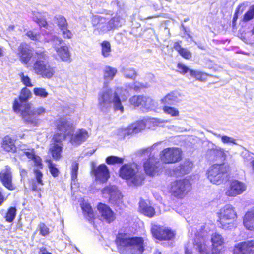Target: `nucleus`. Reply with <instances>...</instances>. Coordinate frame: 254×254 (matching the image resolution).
<instances>
[{
    "mask_svg": "<svg viewBox=\"0 0 254 254\" xmlns=\"http://www.w3.org/2000/svg\"><path fill=\"white\" fill-rule=\"evenodd\" d=\"M55 132L51 138V144L49 151L53 159L59 160L62 157L63 144L69 134L72 125L66 118L60 117L54 121Z\"/></svg>",
    "mask_w": 254,
    "mask_h": 254,
    "instance_id": "nucleus-1",
    "label": "nucleus"
},
{
    "mask_svg": "<svg viewBox=\"0 0 254 254\" xmlns=\"http://www.w3.org/2000/svg\"><path fill=\"white\" fill-rule=\"evenodd\" d=\"M145 239L142 237H130L125 232H119L114 240L118 252L120 254H142L146 246Z\"/></svg>",
    "mask_w": 254,
    "mask_h": 254,
    "instance_id": "nucleus-2",
    "label": "nucleus"
},
{
    "mask_svg": "<svg viewBox=\"0 0 254 254\" xmlns=\"http://www.w3.org/2000/svg\"><path fill=\"white\" fill-rule=\"evenodd\" d=\"M48 56L45 51H36L34 53L35 60L33 69L35 73L44 78L50 79L55 73V68L52 67L46 61Z\"/></svg>",
    "mask_w": 254,
    "mask_h": 254,
    "instance_id": "nucleus-3",
    "label": "nucleus"
},
{
    "mask_svg": "<svg viewBox=\"0 0 254 254\" xmlns=\"http://www.w3.org/2000/svg\"><path fill=\"white\" fill-rule=\"evenodd\" d=\"M119 176L135 186L141 185L145 180L144 174L139 172L137 165L135 163L123 165L119 170Z\"/></svg>",
    "mask_w": 254,
    "mask_h": 254,
    "instance_id": "nucleus-4",
    "label": "nucleus"
},
{
    "mask_svg": "<svg viewBox=\"0 0 254 254\" xmlns=\"http://www.w3.org/2000/svg\"><path fill=\"white\" fill-rule=\"evenodd\" d=\"M31 106L29 103L22 104L17 99H15L12 105V109L15 113L20 112L22 118L26 123L36 124V118L44 113L45 109L42 107L30 110Z\"/></svg>",
    "mask_w": 254,
    "mask_h": 254,
    "instance_id": "nucleus-5",
    "label": "nucleus"
},
{
    "mask_svg": "<svg viewBox=\"0 0 254 254\" xmlns=\"http://www.w3.org/2000/svg\"><path fill=\"white\" fill-rule=\"evenodd\" d=\"M217 223L223 229H232L235 227L237 215L235 209L231 206H225L217 213Z\"/></svg>",
    "mask_w": 254,
    "mask_h": 254,
    "instance_id": "nucleus-6",
    "label": "nucleus"
},
{
    "mask_svg": "<svg viewBox=\"0 0 254 254\" xmlns=\"http://www.w3.org/2000/svg\"><path fill=\"white\" fill-rule=\"evenodd\" d=\"M230 167L224 163L215 164L211 165L207 171V177L212 183L220 185L228 176Z\"/></svg>",
    "mask_w": 254,
    "mask_h": 254,
    "instance_id": "nucleus-7",
    "label": "nucleus"
},
{
    "mask_svg": "<svg viewBox=\"0 0 254 254\" xmlns=\"http://www.w3.org/2000/svg\"><path fill=\"white\" fill-rule=\"evenodd\" d=\"M191 184L186 178L177 179L171 183L169 191L171 196L183 199L191 190Z\"/></svg>",
    "mask_w": 254,
    "mask_h": 254,
    "instance_id": "nucleus-8",
    "label": "nucleus"
},
{
    "mask_svg": "<svg viewBox=\"0 0 254 254\" xmlns=\"http://www.w3.org/2000/svg\"><path fill=\"white\" fill-rule=\"evenodd\" d=\"M150 232L152 237L160 242L173 241L176 235L175 230L159 225H153Z\"/></svg>",
    "mask_w": 254,
    "mask_h": 254,
    "instance_id": "nucleus-9",
    "label": "nucleus"
},
{
    "mask_svg": "<svg viewBox=\"0 0 254 254\" xmlns=\"http://www.w3.org/2000/svg\"><path fill=\"white\" fill-rule=\"evenodd\" d=\"M98 100L99 104L101 107H104L106 105L113 102L115 111L120 110L122 113L124 112V107L120 97L116 92L113 95L112 90L111 89L101 93L99 95Z\"/></svg>",
    "mask_w": 254,
    "mask_h": 254,
    "instance_id": "nucleus-10",
    "label": "nucleus"
},
{
    "mask_svg": "<svg viewBox=\"0 0 254 254\" xmlns=\"http://www.w3.org/2000/svg\"><path fill=\"white\" fill-rule=\"evenodd\" d=\"M183 152L178 147H168L164 149L160 154L161 160L165 164H174L182 159Z\"/></svg>",
    "mask_w": 254,
    "mask_h": 254,
    "instance_id": "nucleus-11",
    "label": "nucleus"
},
{
    "mask_svg": "<svg viewBox=\"0 0 254 254\" xmlns=\"http://www.w3.org/2000/svg\"><path fill=\"white\" fill-rule=\"evenodd\" d=\"M90 174L94 177L96 181L102 184L106 183L110 177L109 169L105 164L92 165Z\"/></svg>",
    "mask_w": 254,
    "mask_h": 254,
    "instance_id": "nucleus-12",
    "label": "nucleus"
},
{
    "mask_svg": "<svg viewBox=\"0 0 254 254\" xmlns=\"http://www.w3.org/2000/svg\"><path fill=\"white\" fill-rule=\"evenodd\" d=\"M211 250L212 254H221L224 251L225 240L222 235L217 232L211 235Z\"/></svg>",
    "mask_w": 254,
    "mask_h": 254,
    "instance_id": "nucleus-13",
    "label": "nucleus"
},
{
    "mask_svg": "<svg viewBox=\"0 0 254 254\" xmlns=\"http://www.w3.org/2000/svg\"><path fill=\"white\" fill-rule=\"evenodd\" d=\"M245 190L246 186L244 183L233 180L229 182L225 194L228 197H235L242 194Z\"/></svg>",
    "mask_w": 254,
    "mask_h": 254,
    "instance_id": "nucleus-14",
    "label": "nucleus"
},
{
    "mask_svg": "<svg viewBox=\"0 0 254 254\" xmlns=\"http://www.w3.org/2000/svg\"><path fill=\"white\" fill-rule=\"evenodd\" d=\"M12 173L10 167L7 165L0 172V181L6 189L10 190H14L16 186L12 183Z\"/></svg>",
    "mask_w": 254,
    "mask_h": 254,
    "instance_id": "nucleus-15",
    "label": "nucleus"
},
{
    "mask_svg": "<svg viewBox=\"0 0 254 254\" xmlns=\"http://www.w3.org/2000/svg\"><path fill=\"white\" fill-rule=\"evenodd\" d=\"M97 208L99 212L101 217L107 223H111L115 220V213L107 204L100 202L97 204Z\"/></svg>",
    "mask_w": 254,
    "mask_h": 254,
    "instance_id": "nucleus-16",
    "label": "nucleus"
},
{
    "mask_svg": "<svg viewBox=\"0 0 254 254\" xmlns=\"http://www.w3.org/2000/svg\"><path fill=\"white\" fill-rule=\"evenodd\" d=\"M159 160L154 155H149L147 160L143 163V168L145 173L150 176H154L158 172Z\"/></svg>",
    "mask_w": 254,
    "mask_h": 254,
    "instance_id": "nucleus-17",
    "label": "nucleus"
},
{
    "mask_svg": "<svg viewBox=\"0 0 254 254\" xmlns=\"http://www.w3.org/2000/svg\"><path fill=\"white\" fill-rule=\"evenodd\" d=\"M254 248V240H248L240 242L235 245L233 250V254H250Z\"/></svg>",
    "mask_w": 254,
    "mask_h": 254,
    "instance_id": "nucleus-18",
    "label": "nucleus"
},
{
    "mask_svg": "<svg viewBox=\"0 0 254 254\" xmlns=\"http://www.w3.org/2000/svg\"><path fill=\"white\" fill-rule=\"evenodd\" d=\"M18 56L19 60L25 64H29L32 57V53L25 43H22L18 48Z\"/></svg>",
    "mask_w": 254,
    "mask_h": 254,
    "instance_id": "nucleus-19",
    "label": "nucleus"
},
{
    "mask_svg": "<svg viewBox=\"0 0 254 254\" xmlns=\"http://www.w3.org/2000/svg\"><path fill=\"white\" fill-rule=\"evenodd\" d=\"M34 174V180H32L30 184L31 190L33 191L40 192L42 190L40 186L44 185L43 181V174L41 171L39 169H35L33 170Z\"/></svg>",
    "mask_w": 254,
    "mask_h": 254,
    "instance_id": "nucleus-20",
    "label": "nucleus"
},
{
    "mask_svg": "<svg viewBox=\"0 0 254 254\" xmlns=\"http://www.w3.org/2000/svg\"><path fill=\"white\" fill-rule=\"evenodd\" d=\"M130 104L135 107L141 106L147 107L152 103V99L144 95H134L129 99Z\"/></svg>",
    "mask_w": 254,
    "mask_h": 254,
    "instance_id": "nucleus-21",
    "label": "nucleus"
},
{
    "mask_svg": "<svg viewBox=\"0 0 254 254\" xmlns=\"http://www.w3.org/2000/svg\"><path fill=\"white\" fill-rule=\"evenodd\" d=\"M206 240L203 236L196 235L194 239V245L198 250L199 254H212L211 248L206 244Z\"/></svg>",
    "mask_w": 254,
    "mask_h": 254,
    "instance_id": "nucleus-22",
    "label": "nucleus"
},
{
    "mask_svg": "<svg viewBox=\"0 0 254 254\" xmlns=\"http://www.w3.org/2000/svg\"><path fill=\"white\" fill-rule=\"evenodd\" d=\"M15 142V140L10 135H5L2 139L1 148L4 151L7 153H15L17 152Z\"/></svg>",
    "mask_w": 254,
    "mask_h": 254,
    "instance_id": "nucleus-23",
    "label": "nucleus"
},
{
    "mask_svg": "<svg viewBox=\"0 0 254 254\" xmlns=\"http://www.w3.org/2000/svg\"><path fill=\"white\" fill-rule=\"evenodd\" d=\"M84 217L92 225H95L96 216L89 203L83 202L80 204Z\"/></svg>",
    "mask_w": 254,
    "mask_h": 254,
    "instance_id": "nucleus-24",
    "label": "nucleus"
},
{
    "mask_svg": "<svg viewBox=\"0 0 254 254\" xmlns=\"http://www.w3.org/2000/svg\"><path fill=\"white\" fill-rule=\"evenodd\" d=\"M91 24L94 30L98 32L106 30L107 19L98 15H94L91 18Z\"/></svg>",
    "mask_w": 254,
    "mask_h": 254,
    "instance_id": "nucleus-25",
    "label": "nucleus"
},
{
    "mask_svg": "<svg viewBox=\"0 0 254 254\" xmlns=\"http://www.w3.org/2000/svg\"><path fill=\"white\" fill-rule=\"evenodd\" d=\"M139 210L141 213L149 218L154 217L156 214L155 209L152 206L148 205L144 200L140 201Z\"/></svg>",
    "mask_w": 254,
    "mask_h": 254,
    "instance_id": "nucleus-26",
    "label": "nucleus"
},
{
    "mask_svg": "<svg viewBox=\"0 0 254 254\" xmlns=\"http://www.w3.org/2000/svg\"><path fill=\"white\" fill-rule=\"evenodd\" d=\"M243 224L247 229H254V211H247L243 217Z\"/></svg>",
    "mask_w": 254,
    "mask_h": 254,
    "instance_id": "nucleus-27",
    "label": "nucleus"
},
{
    "mask_svg": "<svg viewBox=\"0 0 254 254\" xmlns=\"http://www.w3.org/2000/svg\"><path fill=\"white\" fill-rule=\"evenodd\" d=\"M145 127V124L143 121H137L129 125L126 129L128 134L137 133L144 129Z\"/></svg>",
    "mask_w": 254,
    "mask_h": 254,
    "instance_id": "nucleus-28",
    "label": "nucleus"
},
{
    "mask_svg": "<svg viewBox=\"0 0 254 254\" xmlns=\"http://www.w3.org/2000/svg\"><path fill=\"white\" fill-rule=\"evenodd\" d=\"M56 51L61 60L65 62H70V53L68 47L66 46H62L56 49Z\"/></svg>",
    "mask_w": 254,
    "mask_h": 254,
    "instance_id": "nucleus-29",
    "label": "nucleus"
},
{
    "mask_svg": "<svg viewBox=\"0 0 254 254\" xmlns=\"http://www.w3.org/2000/svg\"><path fill=\"white\" fill-rule=\"evenodd\" d=\"M102 193L104 198H108L109 202L116 198V191L112 187L106 186L102 190Z\"/></svg>",
    "mask_w": 254,
    "mask_h": 254,
    "instance_id": "nucleus-30",
    "label": "nucleus"
},
{
    "mask_svg": "<svg viewBox=\"0 0 254 254\" xmlns=\"http://www.w3.org/2000/svg\"><path fill=\"white\" fill-rule=\"evenodd\" d=\"M17 214V209L15 206L8 207L3 216L5 221L12 223L15 219Z\"/></svg>",
    "mask_w": 254,
    "mask_h": 254,
    "instance_id": "nucleus-31",
    "label": "nucleus"
},
{
    "mask_svg": "<svg viewBox=\"0 0 254 254\" xmlns=\"http://www.w3.org/2000/svg\"><path fill=\"white\" fill-rule=\"evenodd\" d=\"M54 21L60 30L68 28V24L66 18L63 15H56L54 18Z\"/></svg>",
    "mask_w": 254,
    "mask_h": 254,
    "instance_id": "nucleus-32",
    "label": "nucleus"
},
{
    "mask_svg": "<svg viewBox=\"0 0 254 254\" xmlns=\"http://www.w3.org/2000/svg\"><path fill=\"white\" fill-rule=\"evenodd\" d=\"M31 95V93L29 89H28L26 87H24L22 88L20 91V95L18 96V99H17L18 100H19L20 102L22 104L26 103V102L28 101V100L30 98Z\"/></svg>",
    "mask_w": 254,
    "mask_h": 254,
    "instance_id": "nucleus-33",
    "label": "nucleus"
},
{
    "mask_svg": "<svg viewBox=\"0 0 254 254\" xmlns=\"http://www.w3.org/2000/svg\"><path fill=\"white\" fill-rule=\"evenodd\" d=\"M211 76V75L206 73L202 71H196L193 69V71H191L190 77H194L196 80L199 81L200 82H205L207 80L208 77Z\"/></svg>",
    "mask_w": 254,
    "mask_h": 254,
    "instance_id": "nucleus-34",
    "label": "nucleus"
},
{
    "mask_svg": "<svg viewBox=\"0 0 254 254\" xmlns=\"http://www.w3.org/2000/svg\"><path fill=\"white\" fill-rule=\"evenodd\" d=\"M45 162L47 164L48 167L52 176L54 178L58 176L59 170L56 167V165L53 163L52 160L50 158H49L45 159Z\"/></svg>",
    "mask_w": 254,
    "mask_h": 254,
    "instance_id": "nucleus-35",
    "label": "nucleus"
},
{
    "mask_svg": "<svg viewBox=\"0 0 254 254\" xmlns=\"http://www.w3.org/2000/svg\"><path fill=\"white\" fill-rule=\"evenodd\" d=\"M192 167V162L190 160H186L184 162L180 164L179 166V170L181 172L184 174H187L191 170Z\"/></svg>",
    "mask_w": 254,
    "mask_h": 254,
    "instance_id": "nucleus-36",
    "label": "nucleus"
},
{
    "mask_svg": "<svg viewBox=\"0 0 254 254\" xmlns=\"http://www.w3.org/2000/svg\"><path fill=\"white\" fill-rule=\"evenodd\" d=\"M102 55L104 57H107L110 55L111 46L108 41L104 40L101 43Z\"/></svg>",
    "mask_w": 254,
    "mask_h": 254,
    "instance_id": "nucleus-37",
    "label": "nucleus"
},
{
    "mask_svg": "<svg viewBox=\"0 0 254 254\" xmlns=\"http://www.w3.org/2000/svg\"><path fill=\"white\" fill-rule=\"evenodd\" d=\"M88 137L87 131L83 129H80L75 135L74 140L76 142L81 143L85 141Z\"/></svg>",
    "mask_w": 254,
    "mask_h": 254,
    "instance_id": "nucleus-38",
    "label": "nucleus"
},
{
    "mask_svg": "<svg viewBox=\"0 0 254 254\" xmlns=\"http://www.w3.org/2000/svg\"><path fill=\"white\" fill-rule=\"evenodd\" d=\"M79 164L77 162L74 161L71 164V180L72 182H75L77 180L78 171Z\"/></svg>",
    "mask_w": 254,
    "mask_h": 254,
    "instance_id": "nucleus-39",
    "label": "nucleus"
},
{
    "mask_svg": "<svg viewBox=\"0 0 254 254\" xmlns=\"http://www.w3.org/2000/svg\"><path fill=\"white\" fill-rule=\"evenodd\" d=\"M177 68L178 69L177 71L179 73L182 75H185L188 73L190 77L191 74V71H193V69L189 68L188 66L180 62L177 63Z\"/></svg>",
    "mask_w": 254,
    "mask_h": 254,
    "instance_id": "nucleus-40",
    "label": "nucleus"
},
{
    "mask_svg": "<svg viewBox=\"0 0 254 254\" xmlns=\"http://www.w3.org/2000/svg\"><path fill=\"white\" fill-rule=\"evenodd\" d=\"M254 18V4L250 6L249 9L244 14L242 21L247 22Z\"/></svg>",
    "mask_w": 254,
    "mask_h": 254,
    "instance_id": "nucleus-41",
    "label": "nucleus"
},
{
    "mask_svg": "<svg viewBox=\"0 0 254 254\" xmlns=\"http://www.w3.org/2000/svg\"><path fill=\"white\" fill-rule=\"evenodd\" d=\"M117 72V70L111 66H106L104 72V78L112 80Z\"/></svg>",
    "mask_w": 254,
    "mask_h": 254,
    "instance_id": "nucleus-42",
    "label": "nucleus"
},
{
    "mask_svg": "<svg viewBox=\"0 0 254 254\" xmlns=\"http://www.w3.org/2000/svg\"><path fill=\"white\" fill-rule=\"evenodd\" d=\"M119 23V19L118 17H112L109 20H107L106 30L110 31L117 28Z\"/></svg>",
    "mask_w": 254,
    "mask_h": 254,
    "instance_id": "nucleus-43",
    "label": "nucleus"
},
{
    "mask_svg": "<svg viewBox=\"0 0 254 254\" xmlns=\"http://www.w3.org/2000/svg\"><path fill=\"white\" fill-rule=\"evenodd\" d=\"M123 161V158L115 156H109L106 158V162L109 165L122 164Z\"/></svg>",
    "mask_w": 254,
    "mask_h": 254,
    "instance_id": "nucleus-44",
    "label": "nucleus"
},
{
    "mask_svg": "<svg viewBox=\"0 0 254 254\" xmlns=\"http://www.w3.org/2000/svg\"><path fill=\"white\" fill-rule=\"evenodd\" d=\"M176 97L169 93L166 95L162 100L161 102L165 105H173L176 101Z\"/></svg>",
    "mask_w": 254,
    "mask_h": 254,
    "instance_id": "nucleus-45",
    "label": "nucleus"
},
{
    "mask_svg": "<svg viewBox=\"0 0 254 254\" xmlns=\"http://www.w3.org/2000/svg\"><path fill=\"white\" fill-rule=\"evenodd\" d=\"M21 81L24 85L27 87H31L33 86L31 82V79L28 75H25L23 72H20L19 74Z\"/></svg>",
    "mask_w": 254,
    "mask_h": 254,
    "instance_id": "nucleus-46",
    "label": "nucleus"
},
{
    "mask_svg": "<svg viewBox=\"0 0 254 254\" xmlns=\"http://www.w3.org/2000/svg\"><path fill=\"white\" fill-rule=\"evenodd\" d=\"M163 110L166 114H169L173 117L178 116L179 115V112L178 109L174 107L168 106L167 105H165L163 107Z\"/></svg>",
    "mask_w": 254,
    "mask_h": 254,
    "instance_id": "nucleus-47",
    "label": "nucleus"
},
{
    "mask_svg": "<svg viewBox=\"0 0 254 254\" xmlns=\"http://www.w3.org/2000/svg\"><path fill=\"white\" fill-rule=\"evenodd\" d=\"M33 92L35 96H39L42 98H46L48 95L46 89L41 87H36L34 88Z\"/></svg>",
    "mask_w": 254,
    "mask_h": 254,
    "instance_id": "nucleus-48",
    "label": "nucleus"
},
{
    "mask_svg": "<svg viewBox=\"0 0 254 254\" xmlns=\"http://www.w3.org/2000/svg\"><path fill=\"white\" fill-rule=\"evenodd\" d=\"M26 35L31 40L35 41H39L41 37L39 33L35 32L33 30L28 31L26 33Z\"/></svg>",
    "mask_w": 254,
    "mask_h": 254,
    "instance_id": "nucleus-49",
    "label": "nucleus"
},
{
    "mask_svg": "<svg viewBox=\"0 0 254 254\" xmlns=\"http://www.w3.org/2000/svg\"><path fill=\"white\" fill-rule=\"evenodd\" d=\"M39 230L40 235L46 236L50 234V229L44 223H40L39 225Z\"/></svg>",
    "mask_w": 254,
    "mask_h": 254,
    "instance_id": "nucleus-50",
    "label": "nucleus"
},
{
    "mask_svg": "<svg viewBox=\"0 0 254 254\" xmlns=\"http://www.w3.org/2000/svg\"><path fill=\"white\" fill-rule=\"evenodd\" d=\"M183 58L190 60L192 58V53L190 51H189L186 48H183L182 50L178 53Z\"/></svg>",
    "mask_w": 254,
    "mask_h": 254,
    "instance_id": "nucleus-51",
    "label": "nucleus"
},
{
    "mask_svg": "<svg viewBox=\"0 0 254 254\" xmlns=\"http://www.w3.org/2000/svg\"><path fill=\"white\" fill-rule=\"evenodd\" d=\"M35 22L39 25L40 27L47 28L48 24L46 19L44 17L36 18L35 20Z\"/></svg>",
    "mask_w": 254,
    "mask_h": 254,
    "instance_id": "nucleus-52",
    "label": "nucleus"
},
{
    "mask_svg": "<svg viewBox=\"0 0 254 254\" xmlns=\"http://www.w3.org/2000/svg\"><path fill=\"white\" fill-rule=\"evenodd\" d=\"M27 151H24L23 154L26 155L27 158L30 160H32L33 158L36 155L35 154V150L33 148H28Z\"/></svg>",
    "mask_w": 254,
    "mask_h": 254,
    "instance_id": "nucleus-53",
    "label": "nucleus"
},
{
    "mask_svg": "<svg viewBox=\"0 0 254 254\" xmlns=\"http://www.w3.org/2000/svg\"><path fill=\"white\" fill-rule=\"evenodd\" d=\"M32 160L34 161V165L36 167H38L39 169L43 168L42 159L39 156L36 155Z\"/></svg>",
    "mask_w": 254,
    "mask_h": 254,
    "instance_id": "nucleus-54",
    "label": "nucleus"
},
{
    "mask_svg": "<svg viewBox=\"0 0 254 254\" xmlns=\"http://www.w3.org/2000/svg\"><path fill=\"white\" fill-rule=\"evenodd\" d=\"M241 7V5H239L236 8L235 10V12L233 15V19H232V26L233 27L236 26V22L238 18L239 12Z\"/></svg>",
    "mask_w": 254,
    "mask_h": 254,
    "instance_id": "nucleus-55",
    "label": "nucleus"
},
{
    "mask_svg": "<svg viewBox=\"0 0 254 254\" xmlns=\"http://www.w3.org/2000/svg\"><path fill=\"white\" fill-rule=\"evenodd\" d=\"M62 31L63 36L65 39H71L72 37L73 34L70 30L68 29V28H65Z\"/></svg>",
    "mask_w": 254,
    "mask_h": 254,
    "instance_id": "nucleus-56",
    "label": "nucleus"
},
{
    "mask_svg": "<svg viewBox=\"0 0 254 254\" xmlns=\"http://www.w3.org/2000/svg\"><path fill=\"white\" fill-rule=\"evenodd\" d=\"M145 88H146V86L143 83L137 82L133 83L132 86V89L136 92H138Z\"/></svg>",
    "mask_w": 254,
    "mask_h": 254,
    "instance_id": "nucleus-57",
    "label": "nucleus"
},
{
    "mask_svg": "<svg viewBox=\"0 0 254 254\" xmlns=\"http://www.w3.org/2000/svg\"><path fill=\"white\" fill-rule=\"evenodd\" d=\"M137 75V73L135 70L133 68L128 69L127 71L126 77L130 79H134Z\"/></svg>",
    "mask_w": 254,
    "mask_h": 254,
    "instance_id": "nucleus-58",
    "label": "nucleus"
},
{
    "mask_svg": "<svg viewBox=\"0 0 254 254\" xmlns=\"http://www.w3.org/2000/svg\"><path fill=\"white\" fill-rule=\"evenodd\" d=\"M221 140L223 143H232L234 144L235 142V140L234 139L226 135H224L221 137Z\"/></svg>",
    "mask_w": 254,
    "mask_h": 254,
    "instance_id": "nucleus-59",
    "label": "nucleus"
},
{
    "mask_svg": "<svg viewBox=\"0 0 254 254\" xmlns=\"http://www.w3.org/2000/svg\"><path fill=\"white\" fill-rule=\"evenodd\" d=\"M182 41H178L175 42L174 44V49L178 52V53H180V52L184 48L181 46Z\"/></svg>",
    "mask_w": 254,
    "mask_h": 254,
    "instance_id": "nucleus-60",
    "label": "nucleus"
},
{
    "mask_svg": "<svg viewBox=\"0 0 254 254\" xmlns=\"http://www.w3.org/2000/svg\"><path fill=\"white\" fill-rule=\"evenodd\" d=\"M39 254H52L51 252H48L45 247H41L39 249Z\"/></svg>",
    "mask_w": 254,
    "mask_h": 254,
    "instance_id": "nucleus-61",
    "label": "nucleus"
},
{
    "mask_svg": "<svg viewBox=\"0 0 254 254\" xmlns=\"http://www.w3.org/2000/svg\"><path fill=\"white\" fill-rule=\"evenodd\" d=\"M185 254H196L192 252L191 249L187 246H186L185 248Z\"/></svg>",
    "mask_w": 254,
    "mask_h": 254,
    "instance_id": "nucleus-62",
    "label": "nucleus"
},
{
    "mask_svg": "<svg viewBox=\"0 0 254 254\" xmlns=\"http://www.w3.org/2000/svg\"><path fill=\"white\" fill-rule=\"evenodd\" d=\"M205 231H206V230H205V225L201 226V228H200V232L201 233H203V232H204Z\"/></svg>",
    "mask_w": 254,
    "mask_h": 254,
    "instance_id": "nucleus-63",
    "label": "nucleus"
},
{
    "mask_svg": "<svg viewBox=\"0 0 254 254\" xmlns=\"http://www.w3.org/2000/svg\"><path fill=\"white\" fill-rule=\"evenodd\" d=\"M154 254H162L161 252H160L159 250H156L154 253Z\"/></svg>",
    "mask_w": 254,
    "mask_h": 254,
    "instance_id": "nucleus-64",
    "label": "nucleus"
}]
</instances>
